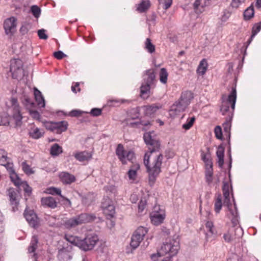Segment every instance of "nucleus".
<instances>
[{"mask_svg": "<svg viewBox=\"0 0 261 261\" xmlns=\"http://www.w3.org/2000/svg\"><path fill=\"white\" fill-rule=\"evenodd\" d=\"M143 138L149 149L144 155V164L149 174V184H153L161 171L163 156L161 153H157L160 148V143L153 139L150 133H145Z\"/></svg>", "mask_w": 261, "mask_h": 261, "instance_id": "nucleus-1", "label": "nucleus"}, {"mask_svg": "<svg viewBox=\"0 0 261 261\" xmlns=\"http://www.w3.org/2000/svg\"><path fill=\"white\" fill-rule=\"evenodd\" d=\"M64 239L85 251L92 250L99 241L98 236L95 233L87 234L83 239L79 237L66 234L64 236Z\"/></svg>", "mask_w": 261, "mask_h": 261, "instance_id": "nucleus-2", "label": "nucleus"}, {"mask_svg": "<svg viewBox=\"0 0 261 261\" xmlns=\"http://www.w3.org/2000/svg\"><path fill=\"white\" fill-rule=\"evenodd\" d=\"M94 220V217L86 213L81 214L64 221L63 225L68 229L74 228L77 226L90 222Z\"/></svg>", "mask_w": 261, "mask_h": 261, "instance_id": "nucleus-3", "label": "nucleus"}, {"mask_svg": "<svg viewBox=\"0 0 261 261\" xmlns=\"http://www.w3.org/2000/svg\"><path fill=\"white\" fill-rule=\"evenodd\" d=\"M225 97L224 95H223L222 97V105L220 109V111L223 115H226L227 113H229L230 107H231L232 110L234 109L237 98L236 88H232L231 93L227 99H225Z\"/></svg>", "mask_w": 261, "mask_h": 261, "instance_id": "nucleus-4", "label": "nucleus"}, {"mask_svg": "<svg viewBox=\"0 0 261 261\" xmlns=\"http://www.w3.org/2000/svg\"><path fill=\"white\" fill-rule=\"evenodd\" d=\"M222 191L224 197L225 198L223 204L224 205H226L228 207L230 214L233 217L232 222V223H234V221H236L235 219H236L238 217V214L235 205L234 206V210H232L231 208L232 207V205L231 204L230 200L229 184L228 182H225L223 183Z\"/></svg>", "mask_w": 261, "mask_h": 261, "instance_id": "nucleus-5", "label": "nucleus"}, {"mask_svg": "<svg viewBox=\"0 0 261 261\" xmlns=\"http://www.w3.org/2000/svg\"><path fill=\"white\" fill-rule=\"evenodd\" d=\"M116 154L123 164H126L127 161L133 163V160L135 158L133 151L125 150L123 146L121 144L118 145L116 149Z\"/></svg>", "mask_w": 261, "mask_h": 261, "instance_id": "nucleus-6", "label": "nucleus"}, {"mask_svg": "<svg viewBox=\"0 0 261 261\" xmlns=\"http://www.w3.org/2000/svg\"><path fill=\"white\" fill-rule=\"evenodd\" d=\"M44 126L46 129L60 134L67 130L68 124L66 121L59 122L46 121L44 123Z\"/></svg>", "mask_w": 261, "mask_h": 261, "instance_id": "nucleus-7", "label": "nucleus"}, {"mask_svg": "<svg viewBox=\"0 0 261 261\" xmlns=\"http://www.w3.org/2000/svg\"><path fill=\"white\" fill-rule=\"evenodd\" d=\"M7 195L12 211L14 212L17 211L21 198L19 191L13 188H10L7 191Z\"/></svg>", "mask_w": 261, "mask_h": 261, "instance_id": "nucleus-8", "label": "nucleus"}, {"mask_svg": "<svg viewBox=\"0 0 261 261\" xmlns=\"http://www.w3.org/2000/svg\"><path fill=\"white\" fill-rule=\"evenodd\" d=\"M166 217L165 211L160 205H155L151 213L150 217L151 223L156 226L162 224Z\"/></svg>", "mask_w": 261, "mask_h": 261, "instance_id": "nucleus-9", "label": "nucleus"}, {"mask_svg": "<svg viewBox=\"0 0 261 261\" xmlns=\"http://www.w3.org/2000/svg\"><path fill=\"white\" fill-rule=\"evenodd\" d=\"M101 208L104 215L108 219L114 217L115 208L113 201L108 197H103L101 202Z\"/></svg>", "mask_w": 261, "mask_h": 261, "instance_id": "nucleus-10", "label": "nucleus"}, {"mask_svg": "<svg viewBox=\"0 0 261 261\" xmlns=\"http://www.w3.org/2000/svg\"><path fill=\"white\" fill-rule=\"evenodd\" d=\"M147 232V229L142 226L138 227L135 230L132 237L130 243L133 249H136L139 246Z\"/></svg>", "mask_w": 261, "mask_h": 261, "instance_id": "nucleus-11", "label": "nucleus"}, {"mask_svg": "<svg viewBox=\"0 0 261 261\" xmlns=\"http://www.w3.org/2000/svg\"><path fill=\"white\" fill-rule=\"evenodd\" d=\"M10 71L13 79H18L23 75L22 61L19 59L11 61Z\"/></svg>", "mask_w": 261, "mask_h": 261, "instance_id": "nucleus-12", "label": "nucleus"}, {"mask_svg": "<svg viewBox=\"0 0 261 261\" xmlns=\"http://www.w3.org/2000/svg\"><path fill=\"white\" fill-rule=\"evenodd\" d=\"M242 230L234 227L230 228L227 232L224 233L223 239L227 243H230L233 241H238L242 235Z\"/></svg>", "mask_w": 261, "mask_h": 261, "instance_id": "nucleus-13", "label": "nucleus"}, {"mask_svg": "<svg viewBox=\"0 0 261 261\" xmlns=\"http://www.w3.org/2000/svg\"><path fill=\"white\" fill-rule=\"evenodd\" d=\"M10 102L13 111V119L14 120L16 125L17 126H19L21 124V121L22 117L20 113V107L18 105L17 98L15 97L11 98L10 99Z\"/></svg>", "mask_w": 261, "mask_h": 261, "instance_id": "nucleus-14", "label": "nucleus"}, {"mask_svg": "<svg viewBox=\"0 0 261 261\" xmlns=\"http://www.w3.org/2000/svg\"><path fill=\"white\" fill-rule=\"evenodd\" d=\"M23 215L31 227L34 228H37L39 227V221L33 210H30L28 207H27L24 212Z\"/></svg>", "mask_w": 261, "mask_h": 261, "instance_id": "nucleus-15", "label": "nucleus"}, {"mask_svg": "<svg viewBox=\"0 0 261 261\" xmlns=\"http://www.w3.org/2000/svg\"><path fill=\"white\" fill-rule=\"evenodd\" d=\"M16 19L11 17L6 19L4 23L5 33L7 35H12L15 31L16 27Z\"/></svg>", "mask_w": 261, "mask_h": 261, "instance_id": "nucleus-16", "label": "nucleus"}, {"mask_svg": "<svg viewBox=\"0 0 261 261\" xmlns=\"http://www.w3.org/2000/svg\"><path fill=\"white\" fill-rule=\"evenodd\" d=\"M162 105L160 103H153L150 105L143 106L142 109L145 115L151 116L153 115L158 110L161 109Z\"/></svg>", "mask_w": 261, "mask_h": 261, "instance_id": "nucleus-17", "label": "nucleus"}, {"mask_svg": "<svg viewBox=\"0 0 261 261\" xmlns=\"http://www.w3.org/2000/svg\"><path fill=\"white\" fill-rule=\"evenodd\" d=\"M143 80L146 84L154 85L156 82L155 69L151 68L147 70L143 75Z\"/></svg>", "mask_w": 261, "mask_h": 261, "instance_id": "nucleus-18", "label": "nucleus"}, {"mask_svg": "<svg viewBox=\"0 0 261 261\" xmlns=\"http://www.w3.org/2000/svg\"><path fill=\"white\" fill-rule=\"evenodd\" d=\"M59 178L64 184L66 185H70L76 180V178L73 175L66 172H61L59 174Z\"/></svg>", "mask_w": 261, "mask_h": 261, "instance_id": "nucleus-19", "label": "nucleus"}, {"mask_svg": "<svg viewBox=\"0 0 261 261\" xmlns=\"http://www.w3.org/2000/svg\"><path fill=\"white\" fill-rule=\"evenodd\" d=\"M74 158L79 162L88 161L92 158V153L88 151H79L74 153Z\"/></svg>", "mask_w": 261, "mask_h": 261, "instance_id": "nucleus-20", "label": "nucleus"}, {"mask_svg": "<svg viewBox=\"0 0 261 261\" xmlns=\"http://www.w3.org/2000/svg\"><path fill=\"white\" fill-rule=\"evenodd\" d=\"M9 160L7 152L4 149H0V165L12 169V164L9 163Z\"/></svg>", "mask_w": 261, "mask_h": 261, "instance_id": "nucleus-21", "label": "nucleus"}, {"mask_svg": "<svg viewBox=\"0 0 261 261\" xmlns=\"http://www.w3.org/2000/svg\"><path fill=\"white\" fill-rule=\"evenodd\" d=\"M41 204L44 206L55 208L57 206V202L53 197H43L41 200Z\"/></svg>", "mask_w": 261, "mask_h": 261, "instance_id": "nucleus-22", "label": "nucleus"}, {"mask_svg": "<svg viewBox=\"0 0 261 261\" xmlns=\"http://www.w3.org/2000/svg\"><path fill=\"white\" fill-rule=\"evenodd\" d=\"M193 97V94L191 91H186L181 93L179 100L188 107Z\"/></svg>", "mask_w": 261, "mask_h": 261, "instance_id": "nucleus-23", "label": "nucleus"}, {"mask_svg": "<svg viewBox=\"0 0 261 261\" xmlns=\"http://www.w3.org/2000/svg\"><path fill=\"white\" fill-rule=\"evenodd\" d=\"M208 68V63L205 59H203L199 63L196 69V73L199 75L203 76L206 73Z\"/></svg>", "mask_w": 261, "mask_h": 261, "instance_id": "nucleus-24", "label": "nucleus"}, {"mask_svg": "<svg viewBox=\"0 0 261 261\" xmlns=\"http://www.w3.org/2000/svg\"><path fill=\"white\" fill-rule=\"evenodd\" d=\"M187 108V107L179 100L172 106L170 111L174 114L177 115L180 112H184Z\"/></svg>", "mask_w": 261, "mask_h": 261, "instance_id": "nucleus-25", "label": "nucleus"}, {"mask_svg": "<svg viewBox=\"0 0 261 261\" xmlns=\"http://www.w3.org/2000/svg\"><path fill=\"white\" fill-rule=\"evenodd\" d=\"M34 94L38 106L41 108H44L45 105V100L41 92L38 89L35 88L34 89Z\"/></svg>", "mask_w": 261, "mask_h": 261, "instance_id": "nucleus-26", "label": "nucleus"}, {"mask_svg": "<svg viewBox=\"0 0 261 261\" xmlns=\"http://www.w3.org/2000/svg\"><path fill=\"white\" fill-rule=\"evenodd\" d=\"M223 205L222 196L220 194H216L214 198V210L217 214L220 213Z\"/></svg>", "mask_w": 261, "mask_h": 261, "instance_id": "nucleus-27", "label": "nucleus"}, {"mask_svg": "<svg viewBox=\"0 0 261 261\" xmlns=\"http://www.w3.org/2000/svg\"><path fill=\"white\" fill-rule=\"evenodd\" d=\"M44 132L35 125L32 126L30 130L29 135L31 137L38 139L43 136Z\"/></svg>", "mask_w": 261, "mask_h": 261, "instance_id": "nucleus-28", "label": "nucleus"}, {"mask_svg": "<svg viewBox=\"0 0 261 261\" xmlns=\"http://www.w3.org/2000/svg\"><path fill=\"white\" fill-rule=\"evenodd\" d=\"M44 193L51 195H59L62 198L70 203V201L69 200V199L65 197L61 194V190L59 188H55L54 187H49L46 189L45 191H44Z\"/></svg>", "mask_w": 261, "mask_h": 261, "instance_id": "nucleus-29", "label": "nucleus"}, {"mask_svg": "<svg viewBox=\"0 0 261 261\" xmlns=\"http://www.w3.org/2000/svg\"><path fill=\"white\" fill-rule=\"evenodd\" d=\"M150 7V3L149 0H143L137 7V11L140 13H144L147 11Z\"/></svg>", "mask_w": 261, "mask_h": 261, "instance_id": "nucleus-30", "label": "nucleus"}, {"mask_svg": "<svg viewBox=\"0 0 261 261\" xmlns=\"http://www.w3.org/2000/svg\"><path fill=\"white\" fill-rule=\"evenodd\" d=\"M205 176L206 182L208 184H211L213 177V165L205 167Z\"/></svg>", "mask_w": 261, "mask_h": 261, "instance_id": "nucleus-31", "label": "nucleus"}, {"mask_svg": "<svg viewBox=\"0 0 261 261\" xmlns=\"http://www.w3.org/2000/svg\"><path fill=\"white\" fill-rule=\"evenodd\" d=\"M217 156L218 159L219 166L222 167L224 164V149L223 147L219 146L216 152Z\"/></svg>", "mask_w": 261, "mask_h": 261, "instance_id": "nucleus-32", "label": "nucleus"}, {"mask_svg": "<svg viewBox=\"0 0 261 261\" xmlns=\"http://www.w3.org/2000/svg\"><path fill=\"white\" fill-rule=\"evenodd\" d=\"M151 86V85L146 83L143 84L140 88L141 96L143 98H147L149 97Z\"/></svg>", "mask_w": 261, "mask_h": 261, "instance_id": "nucleus-33", "label": "nucleus"}, {"mask_svg": "<svg viewBox=\"0 0 261 261\" xmlns=\"http://www.w3.org/2000/svg\"><path fill=\"white\" fill-rule=\"evenodd\" d=\"M254 14V10L252 5L247 8L244 12L243 16L245 20H248L251 19Z\"/></svg>", "mask_w": 261, "mask_h": 261, "instance_id": "nucleus-34", "label": "nucleus"}, {"mask_svg": "<svg viewBox=\"0 0 261 261\" xmlns=\"http://www.w3.org/2000/svg\"><path fill=\"white\" fill-rule=\"evenodd\" d=\"M160 81V82L165 84L167 82L168 73L167 70L165 68H162L160 70L159 73Z\"/></svg>", "mask_w": 261, "mask_h": 261, "instance_id": "nucleus-35", "label": "nucleus"}, {"mask_svg": "<svg viewBox=\"0 0 261 261\" xmlns=\"http://www.w3.org/2000/svg\"><path fill=\"white\" fill-rule=\"evenodd\" d=\"M63 152L62 148L58 144H54L50 149V154L53 156H57Z\"/></svg>", "mask_w": 261, "mask_h": 261, "instance_id": "nucleus-36", "label": "nucleus"}, {"mask_svg": "<svg viewBox=\"0 0 261 261\" xmlns=\"http://www.w3.org/2000/svg\"><path fill=\"white\" fill-rule=\"evenodd\" d=\"M145 48L150 54L155 51V46L151 43L150 39L147 38L146 39L145 42Z\"/></svg>", "mask_w": 261, "mask_h": 261, "instance_id": "nucleus-37", "label": "nucleus"}, {"mask_svg": "<svg viewBox=\"0 0 261 261\" xmlns=\"http://www.w3.org/2000/svg\"><path fill=\"white\" fill-rule=\"evenodd\" d=\"M261 30V21L259 23H255L252 29V35L249 40V43H250L253 38Z\"/></svg>", "mask_w": 261, "mask_h": 261, "instance_id": "nucleus-38", "label": "nucleus"}, {"mask_svg": "<svg viewBox=\"0 0 261 261\" xmlns=\"http://www.w3.org/2000/svg\"><path fill=\"white\" fill-rule=\"evenodd\" d=\"M201 0H195L193 7L197 13H201L204 11V6H200Z\"/></svg>", "mask_w": 261, "mask_h": 261, "instance_id": "nucleus-39", "label": "nucleus"}, {"mask_svg": "<svg viewBox=\"0 0 261 261\" xmlns=\"http://www.w3.org/2000/svg\"><path fill=\"white\" fill-rule=\"evenodd\" d=\"M195 121V117L189 118L186 123L182 125V128L186 130L189 129L193 125Z\"/></svg>", "mask_w": 261, "mask_h": 261, "instance_id": "nucleus-40", "label": "nucleus"}, {"mask_svg": "<svg viewBox=\"0 0 261 261\" xmlns=\"http://www.w3.org/2000/svg\"><path fill=\"white\" fill-rule=\"evenodd\" d=\"M10 177L14 184L16 186L22 185L24 183V182H22L15 173L12 174Z\"/></svg>", "mask_w": 261, "mask_h": 261, "instance_id": "nucleus-41", "label": "nucleus"}, {"mask_svg": "<svg viewBox=\"0 0 261 261\" xmlns=\"http://www.w3.org/2000/svg\"><path fill=\"white\" fill-rule=\"evenodd\" d=\"M31 11L35 18H38L40 16L41 10L37 6H32L31 8Z\"/></svg>", "mask_w": 261, "mask_h": 261, "instance_id": "nucleus-42", "label": "nucleus"}, {"mask_svg": "<svg viewBox=\"0 0 261 261\" xmlns=\"http://www.w3.org/2000/svg\"><path fill=\"white\" fill-rule=\"evenodd\" d=\"M160 5L163 6L165 10L168 9L172 5L173 0H159Z\"/></svg>", "mask_w": 261, "mask_h": 261, "instance_id": "nucleus-43", "label": "nucleus"}, {"mask_svg": "<svg viewBox=\"0 0 261 261\" xmlns=\"http://www.w3.org/2000/svg\"><path fill=\"white\" fill-rule=\"evenodd\" d=\"M22 168L23 172L27 174L30 175L34 173L32 169L25 162L22 163Z\"/></svg>", "mask_w": 261, "mask_h": 261, "instance_id": "nucleus-44", "label": "nucleus"}, {"mask_svg": "<svg viewBox=\"0 0 261 261\" xmlns=\"http://www.w3.org/2000/svg\"><path fill=\"white\" fill-rule=\"evenodd\" d=\"M205 227L207 231L212 234L216 233V231L214 228V225L213 222L209 221H207L205 224Z\"/></svg>", "mask_w": 261, "mask_h": 261, "instance_id": "nucleus-45", "label": "nucleus"}, {"mask_svg": "<svg viewBox=\"0 0 261 261\" xmlns=\"http://www.w3.org/2000/svg\"><path fill=\"white\" fill-rule=\"evenodd\" d=\"M147 204L146 199L145 198H141L138 204L139 212H142L146 207Z\"/></svg>", "mask_w": 261, "mask_h": 261, "instance_id": "nucleus-46", "label": "nucleus"}, {"mask_svg": "<svg viewBox=\"0 0 261 261\" xmlns=\"http://www.w3.org/2000/svg\"><path fill=\"white\" fill-rule=\"evenodd\" d=\"M201 159L204 162L205 164V167L213 165L212 160L209 159L208 155L204 153H202Z\"/></svg>", "mask_w": 261, "mask_h": 261, "instance_id": "nucleus-47", "label": "nucleus"}, {"mask_svg": "<svg viewBox=\"0 0 261 261\" xmlns=\"http://www.w3.org/2000/svg\"><path fill=\"white\" fill-rule=\"evenodd\" d=\"M224 130L226 133H229L231 127V122L230 118L227 119L226 121L223 124Z\"/></svg>", "mask_w": 261, "mask_h": 261, "instance_id": "nucleus-48", "label": "nucleus"}, {"mask_svg": "<svg viewBox=\"0 0 261 261\" xmlns=\"http://www.w3.org/2000/svg\"><path fill=\"white\" fill-rule=\"evenodd\" d=\"M29 113L33 119L39 120L40 118L39 113L36 110H30Z\"/></svg>", "mask_w": 261, "mask_h": 261, "instance_id": "nucleus-49", "label": "nucleus"}, {"mask_svg": "<svg viewBox=\"0 0 261 261\" xmlns=\"http://www.w3.org/2000/svg\"><path fill=\"white\" fill-rule=\"evenodd\" d=\"M215 134L216 137L219 139H221L222 138V129L220 126H217L215 128Z\"/></svg>", "mask_w": 261, "mask_h": 261, "instance_id": "nucleus-50", "label": "nucleus"}, {"mask_svg": "<svg viewBox=\"0 0 261 261\" xmlns=\"http://www.w3.org/2000/svg\"><path fill=\"white\" fill-rule=\"evenodd\" d=\"M30 28V26L29 23H24L21 27L20 32L22 34L24 35L28 33Z\"/></svg>", "mask_w": 261, "mask_h": 261, "instance_id": "nucleus-51", "label": "nucleus"}, {"mask_svg": "<svg viewBox=\"0 0 261 261\" xmlns=\"http://www.w3.org/2000/svg\"><path fill=\"white\" fill-rule=\"evenodd\" d=\"M245 0H232L231 5L233 8H238L242 4L245 3Z\"/></svg>", "mask_w": 261, "mask_h": 261, "instance_id": "nucleus-52", "label": "nucleus"}, {"mask_svg": "<svg viewBox=\"0 0 261 261\" xmlns=\"http://www.w3.org/2000/svg\"><path fill=\"white\" fill-rule=\"evenodd\" d=\"M38 35L41 39L46 40L48 38V36L45 34V30L44 29L39 30L38 31Z\"/></svg>", "mask_w": 261, "mask_h": 261, "instance_id": "nucleus-53", "label": "nucleus"}, {"mask_svg": "<svg viewBox=\"0 0 261 261\" xmlns=\"http://www.w3.org/2000/svg\"><path fill=\"white\" fill-rule=\"evenodd\" d=\"M83 112L78 110H73L70 111L68 116L70 117H79L82 115Z\"/></svg>", "mask_w": 261, "mask_h": 261, "instance_id": "nucleus-54", "label": "nucleus"}, {"mask_svg": "<svg viewBox=\"0 0 261 261\" xmlns=\"http://www.w3.org/2000/svg\"><path fill=\"white\" fill-rule=\"evenodd\" d=\"M90 114L93 116H98L101 114V110L98 108H93L92 109Z\"/></svg>", "mask_w": 261, "mask_h": 261, "instance_id": "nucleus-55", "label": "nucleus"}, {"mask_svg": "<svg viewBox=\"0 0 261 261\" xmlns=\"http://www.w3.org/2000/svg\"><path fill=\"white\" fill-rule=\"evenodd\" d=\"M54 56L55 58L58 60H61L63 58L66 57L67 56L64 54L62 51H56L54 53Z\"/></svg>", "mask_w": 261, "mask_h": 261, "instance_id": "nucleus-56", "label": "nucleus"}, {"mask_svg": "<svg viewBox=\"0 0 261 261\" xmlns=\"http://www.w3.org/2000/svg\"><path fill=\"white\" fill-rule=\"evenodd\" d=\"M80 83L78 82L73 83L71 86V90L73 93H76L77 92H80L81 89L79 88Z\"/></svg>", "mask_w": 261, "mask_h": 261, "instance_id": "nucleus-57", "label": "nucleus"}, {"mask_svg": "<svg viewBox=\"0 0 261 261\" xmlns=\"http://www.w3.org/2000/svg\"><path fill=\"white\" fill-rule=\"evenodd\" d=\"M22 187L25 192L27 193L28 195H29L32 192V188L30 187L26 182H24L23 184L22 185Z\"/></svg>", "mask_w": 261, "mask_h": 261, "instance_id": "nucleus-58", "label": "nucleus"}, {"mask_svg": "<svg viewBox=\"0 0 261 261\" xmlns=\"http://www.w3.org/2000/svg\"><path fill=\"white\" fill-rule=\"evenodd\" d=\"M127 174L130 179L134 180L137 177V172L130 169L128 171Z\"/></svg>", "mask_w": 261, "mask_h": 261, "instance_id": "nucleus-59", "label": "nucleus"}, {"mask_svg": "<svg viewBox=\"0 0 261 261\" xmlns=\"http://www.w3.org/2000/svg\"><path fill=\"white\" fill-rule=\"evenodd\" d=\"M9 120L8 118H6L5 119H2L0 124L2 125H8L9 124Z\"/></svg>", "mask_w": 261, "mask_h": 261, "instance_id": "nucleus-60", "label": "nucleus"}, {"mask_svg": "<svg viewBox=\"0 0 261 261\" xmlns=\"http://www.w3.org/2000/svg\"><path fill=\"white\" fill-rule=\"evenodd\" d=\"M38 239L36 236H33L31 242V245L37 247Z\"/></svg>", "mask_w": 261, "mask_h": 261, "instance_id": "nucleus-61", "label": "nucleus"}, {"mask_svg": "<svg viewBox=\"0 0 261 261\" xmlns=\"http://www.w3.org/2000/svg\"><path fill=\"white\" fill-rule=\"evenodd\" d=\"M140 169V165L138 163L133 164V165L130 167V170H134L135 171H137Z\"/></svg>", "mask_w": 261, "mask_h": 261, "instance_id": "nucleus-62", "label": "nucleus"}, {"mask_svg": "<svg viewBox=\"0 0 261 261\" xmlns=\"http://www.w3.org/2000/svg\"><path fill=\"white\" fill-rule=\"evenodd\" d=\"M36 248L37 247L30 244V246L29 247L28 251L30 253L34 252L36 250Z\"/></svg>", "mask_w": 261, "mask_h": 261, "instance_id": "nucleus-63", "label": "nucleus"}, {"mask_svg": "<svg viewBox=\"0 0 261 261\" xmlns=\"http://www.w3.org/2000/svg\"><path fill=\"white\" fill-rule=\"evenodd\" d=\"M255 5L256 7L258 8H261V0H257Z\"/></svg>", "mask_w": 261, "mask_h": 261, "instance_id": "nucleus-64", "label": "nucleus"}]
</instances>
